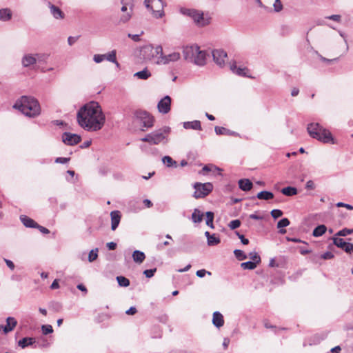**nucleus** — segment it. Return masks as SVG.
I'll list each match as a JSON object with an SVG mask.
<instances>
[{
  "instance_id": "nucleus-1",
  "label": "nucleus",
  "mask_w": 353,
  "mask_h": 353,
  "mask_svg": "<svg viewBox=\"0 0 353 353\" xmlns=\"http://www.w3.org/2000/svg\"><path fill=\"white\" fill-rule=\"evenodd\" d=\"M105 116L97 102L91 101L81 107L77 112V121L88 131H98L105 123Z\"/></svg>"
},
{
  "instance_id": "nucleus-2",
  "label": "nucleus",
  "mask_w": 353,
  "mask_h": 353,
  "mask_svg": "<svg viewBox=\"0 0 353 353\" xmlns=\"http://www.w3.org/2000/svg\"><path fill=\"white\" fill-rule=\"evenodd\" d=\"M13 108L30 118L37 117L41 114V107L38 100L31 96L21 97L13 105Z\"/></svg>"
},
{
  "instance_id": "nucleus-3",
  "label": "nucleus",
  "mask_w": 353,
  "mask_h": 353,
  "mask_svg": "<svg viewBox=\"0 0 353 353\" xmlns=\"http://www.w3.org/2000/svg\"><path fill=\"white\" fill-rule=\"evenodd\" d=\"M180 12L190 17L198 27H205L210 23L211 17L208 13L193 8H182Z\"/></svg>"
},
{
  "instance_id": "nucleus-4",
  "label": "nucleus",
  "mask_w": 353,
  "mask_h": 353,
  "mask_svg": "<svg viewBox=\"0 0 353 353\" xmlns=\"http://www.w3.org/2000/svg\"><path fill=\"white\" fill-rule=\"evenodd\" d=\"M307 130L309 134L312 138L326 143H334L331 133L317 123L309 124Z\"/></svg>"
},
{
  "instance_id": "nucleus-5",
  "label": "nucleus",
  "mask_w": 353,
  "mask_h": 353,
  "mask_svg": "<svg viewBox=\"0 0 353 353\" xmlns=\"http://www.w3.org/2000/svg\"><path fill=\"white\" fill-rule=\"evenodd\" d=\"M162 51L163 48L161 45L154 46L152 44H148L141 48L140 56L144 61L157 64L159 56L162 55Z\"/></svg>"
},
{
  "instance_id": "nucleus-6",
  "label": "nucleus",
  "mask_w": 353,
  "mask_h": 353,
  "mask_svg": "<svg viewBox=\"0 0 353 353\" xmlns=\"http://www.w3.org/2000/svg\"><path fill=\"white\" fill-rule=\"evenodd\" d=\"M170 132V128L165 127L163 129H159L150 134H148L145 137L141 139L142 141L148 142L150 144L157 145L163 141L165 139L164 134Z\"/></svg>"
},
{
  "instance_id": "nucleus-7",
  "label": "nucleus",
  "mask_w": 353,
  "mask_h": 353,
  "mask_svg": "<svg viewBox=\"0 0 353 353\" xmlns=\"http://www.w3.org/2000/svg\"><path fill=\"white\" fill-rule=\"evenodd\" d=\"M144 3L152 11L154 17L159 19L164 16L165 4L162 0H145Z\"/></svg>"
},
{
  "instance_id": "nucleus-8",
  "label": "nucleus",
  "mask_w": 353,
  "mask_h": 353,
  "mask_svg": "<svg viewBox=\"0 0 353 353\" xmlns=\"http://www.w3.org/2000/svg\"><path fill=\"white\" fill-rule=\"evenodd\" d=\"M195 191L193 196L196 199L203 198L208 195L213 190V185L211 183H195L194 184Z\"/></svg>"
},
{
  "instance_id": "nucleus-9",
  "label": "nucleus",
  "mask_w": 353,
  "mask_h": 353,
  "mask_svg": "<svg viewBox=\"0 0 353 353\" xmlns=\"http://www.w3.org/2000/svg\"><path fill=\"white\" fill-rule=\"evenodd\" d=\"M135 117L142 123L143 128H152L154 125V117L145 110H137Z\"/></svg>"
},
{
  "instance_id": "nucleus-10",
  "label": "nucleus",
  "mask_w": 353,
  "mask_h": 353,
  "mask_svg": "<svg viewBox=\"0 0 353 353\" xmlns=\"http://www.w3.org/2000/svg\"><path fill=\"white\" fill-rule=\"evenodd\" d=\"M181 57L179 52H172L168 55H164L162 52V55L159 56L158 61H157V65H166L170 62H174L178 61Z\"/></svg>"
},
{
  "instance_id": "nucleus-11",
  "label": "nucleus",
  "mask_w": 353,
  "mask_h": 353,
  "mask_svg": "<svg viewBox=\"0 0 353 353\" xmlns=\"http://www.w3.org/2000/svg\"><path fill=\"white\" fill-rule=\"evenodd\" d=\"M81 140L79 135L71 132H64L62 134V141L68 145H74Z\"/></svg>"
},
{
  "instance_id": "nucleus-12",
  "label": "nucleus",
  "mask_w": 353,
  "mask_h": 353,
  "mask_svg": "<svg viewBox=\"0 0 353 353\" xmlns=\"http://www.w3.org/2000/svg\"><path fill=\"white\" fill-rule=\"evenodd\" d=\"M212 57L214 62L220 67L225 65L227 58V53L221 49L214 50L212 51Z\"/></svg>"
},
{
  "instance_id": "nucleus-13",
  "label": "nucleus",
  "mask_w": 353,
  "mask_h": 353,
  "mask_svg": "<svg viewBox=\"0 0 353 353\" xmlns=\"http://www.w3.org/2000/svg\"><path fill=\"white\" fill-rule=\"evenodd\" d=\"M171 106V98L169 96H165L163 99H161L158 104L157 108L160 113L167 114L170 110Z\"/></svg>"
},
{
  "instance_id": "nucleus-14",
  "label": "nucleus",
  "mask_w": 353,
  "mask_h": 353,
  "mask_svg": "<svg viewBox=\"0 0 353 353\" xmlns=\"http://www.w3.org/2000/svg\"><path fill=\"white\" fill-rule=\"evenodd\" d=\"M199 49V47L198 46L185 47L183 50L184 59L188 61L192 62Z\"/></svg>"
},
{
  "instance_id": "nucleus-15",
  "label": "nucleus",
  "mask_w": 353,
  "mask_h": 353,
  "mask_svg": "<svg viewBox=\"0 0 353 353\" xmlns=\"http://www.w3.org/2000/svg\"><path fill=\"white\" fill-rule=\"evenodd\" d=\"M42 57L40 54H28L23 56L21 60V63L23 67H30L34 63H36L37 60H40V59Z\"/></svg>"
},
{
  "instance_id": "nucleus-16",
  "label": "nucleus",
  "mask_w": 353,
  "mask_h": 353,
  "mask_svg": "<svg viewBox=\"0 0 353 353\" xmlns=\"http://www.w3.org/2000/svg\"><path fill=\"white\" fill-rule=\"evenodd\" d=\"M17 325V321L14 317H8L6 319V325H0V331H3L4 334L12 331Z\"/></svg>"
},
{
  "instance_id": "nucleus-17",
  "label": "nucleus",
  "mask_w": 353,
  "mask_h": 353,
  "mask_svg": "<svg viewBox=\"0 0 353 353\" xmlns=\"http://www.w3.org/2000/svg\"><path fill=\"white\" fill-rule=\"evenodd\" d=\"M48 6L50 9V14L56 19H63L65 17L64 12L57 6L50 2H48Z\"/></svg>"
},
{
  "instance_id": "nucleus-18",
  "label": "nucleus",
  "mask_w": 353,
  "mask_h": 353,
  "mask_svg": "<svg viewBox=\"0 0 353 353\" xmlns=\"http://www.w3.org/2000/svg\"><path fill=\"white\" fill-rule=\"evenodd\" d=\"M230 68L231 71L239 76L241 77H250L248 74V69L247 68H241V67H237L236 62H232L230 63Z\"/></svg>"
},
{
  "instance_id": "nucleus-19",
  "label": "nucleus",
  "mask_w": 353,
  "mask_h": 353,
  "mask_svg": "<svg viewBox=\"0 0 353 353\" xmlns=\"http://www.w3.org/2000/svg\"><path fill=\"white\" fill-rule=\"evenodd\" d=\"M205 60L206 52L203 50H200L199 48L192 62L199 66H203L205 64Z\"/></svg>"
},
{
  "instance_id": "nucleus-20",
  "label": "nucleus",
  "mask_w": 353,
  "mask_h": 353,
  "mask_svg": "<svg viewBox=\"0 0 353 353\" xmlns=\"http://www.w3.org/2000/svg\"><path fill=\"white\" fill-rule=\"evenodd\" d=\"M111 229L115 230L118 227L121 220V213L118 210L111 212Z\"/></svg>"
},
{
  "instance_id": "nucleus-21",
  "label": "nucleus",
  "mask_w": 353,
  "mask_h": 353,
  "mask_svg": "<svg viewBox=\"0 0 353 353\" xmlns=\"http://www.w3.org/2000/svg\"><path fill=\"white\" fill-rule=\"evenodd\" d=\"M214 131L217 135H229V136L240 137V134L238 132L232 131V130L227 129L224 127L216 126L214 128Z\"/></svg>"
},
{
  "instance_id": "nucleus-22",
  "label": "nucleus",
  "mask_w": 353,
  "mask_h": 353,
  "mask_svg": "<svg viewBox=\"0 0 353 353\" xmlns=\"http://www.w3.org/2000/svg\"><path fill=\"white\" fill-rule=\"evenodd\" d=\"M212 323L217 328H219L223 325V316L219 312L216 311L213 313Z\"/></svg>"
},
{
  "instance_id": "nucleus-23",
  "label": "nucleus",
  "mask_w": 353,
  "mask_h": 353,
  "mask_svg": "<svg viewBox=\"0 0 353 353\" xmlns=\"http://www.w3.org/2000/svg\"><path fill=\"white\" fill-rule=\"evenodd\" d=\"M252 181L248 179H243L239 181V187L243 191H249L252 188Z\"/></svg>"
},
{
  "instance_id": "nucleus-24",
  "label": "nucleus",
  "mask_w": 353,
  "mask_h": 353,
  "mask_svg": "<svg viewBox=\"0 0 353 353\" xmlns=\"http://www.w3.org/2000/svg\"><path fill=\"white\" fill-rule=\"evenodd\" d=\"M183 128L185 129H193L201 130V122L198 120H194L193 121H186L183 123Z\"/></svg>"
},
{
  "instance_id": "nucleus-25",
  "label": "nucleus",
  "mask_w": 353,
  "mask_h": 353,
  "mask_svg": "<svg viewBox=\"0 0 353 353\" xmlns=\"http://www.w3.org/2000/svg\"><path fill=\"white\" fill-rule=\"evenodd\" d=\"M20 219H21V222L23 223V224L26 228H36V225H37V223L33 219L29 218L28 216H27L26 215H21L20 216Z\"/></svg>"
},
{
  "instance_id": "nucleus-26",
  "label": "nucleus",
  "mask_w": 353,
  "mask_h": 353,
  "mask_svg": "<svg viewBox=\"0 0 353 353\" xmlns=\"http://www.w3.org/2000/svg\"><path fill=\"white\" fill-rule=\"evenodd\" d=\"M35 343V339L32 337H24L18 342L19 346L25 348L29 345H32Z\"/></svg>"
},
{
  "instance_id": "nucleus-27",
  "label": "nucleus",
  "mask_w": 353,
  "mask_h": 353,
  "mask_svg": "<svg viewBox=\"0 0 353 353\" xmlns=\"http://www.w3.org/2000/svg\"><path fill=\"white\" fill-rule=\"evenodd\" d=\"M132 259L135 263H141L145 260V255L144 252H143L141 251L135 250L132 253Z\"/></svg>"
},
{
  "instance_id": "nucleus-28",
  "label": "nucleus",
  "mask_w": 353,
  "mask_h": 353,
  "mask_svg": "<svg viewBox=\"0 0 353 353\" xmlns=\"http://www.w3.org/2000/svg\"><path fill=\"white\" fill-rule=\"evenodd\" d=\"M151 75V72L148 70L147 68H145L143 70L134 74V77L142 80H146L149 79Z\"/></svg>"
},
{
  "instance_id": "nucleus-29",
  "label": "nucleus",
  "mask_w": 353,
  "mask_h": 353,
  "mask_svg": "<svg viewBox=\"0 0 353 353\" xmlns=\"http://www.w3.org/2000/svg\"><path fill=\"white\" fill-rule=\"evenodd\" d=\"M132 10H133V6L130 5L129 6V12H127L126 13L123 12V14L120 16L119 23H127L131 19Z\"/></svg>"
},
{
  "instance_id": "nucleus-30",
  "label": "nucleus",
  "mask_w": 353,
  "mask_h": 353,
  "mask_svg": "<svg viewBox=\"0 0 353 353\" xmlns=\"http://www.w3.org/2000/svg\"><path fill=\"white\" fill-rule=\"evenodd\" d=\"M256 198L260 200L268 201L274 198V194L272 192L263 190L257 194Z\"/></svg>"
},
{
  "instance_id": "nucleus-31",
  "label": "nucleus",
  "mask_w": 353,
  "mask_h": 353,
  "mask_svg": "<svg viewBox=\"0 0 353 353\" xmlns=\"http://www.w3.org/2000/svg\"><path fill=\"white\" fill-rule=\"evenodd\" d=\"M326 231L327 227L325 225H319L314 229L312 235L315 237H319L325 234Z\"/></svg>"
},
{
  "instance_id": "nucleus-32",
  "label": "nucleus",
  "mask_w": 353,
  "mask_h": 353,
  "mask_svg": "<svg viewBox=\"0 0 353 353\" xmlns=\"http://www.w3.org/2000/svg\"><path fill=\"white\" fill-rule=\"evenodd\" d=\"M103 55L105 56V59L110 62L115 63L117 67H119V63L117 61L115 50H112L108 54H104Z\"/></svg>"
},
{
  "instance_id": "nucleus-33",
  "label": "nucleus",
  "mask_w": 353,
  "mask_h": 353,
  "mask_svg": "<svg viewBox=\"0 0 353 353\" xmlns=\"http://www.w3.org/2000/svg\"><path fill=\"white\" fill-rule=\"evenodd\" d=\"M281 193L288 196L296 195L297 194V189L291 186L285 187L281 190Z\"/></svg>"
},
{
  "instance_id": "nucleus-34",
  "label": "nucleus",
  "mask_w": 353,
  "mask_h": 353,
  "mask_svg": "<svg viewBox=\"0 0 353 353\" xmlns=\"http://www.w3.org/2000/svg\"><path fill=\"white\" fill-rule=\"evenodd\" d=\"M12 13L8 9L0 10V20L7 21L11 19Z\"/></svg>"
},
{
  "instance_id": "nucleus-35",
  "label": "nucleus",
  "mask_w": 353,
  "mask_h": 353,
  "mask_svg": "<svg viewBox=\"0 0 353 353\" xmlns=\"http://www.w3.org/2000/svg\"><path fill=\"white\" fill-rule=\"evenodd\" d=\"M203 214L198 210L195 209L192 214V219L194 223H200L203 220Z\"/></svg>"
},
{
  "instance_id": "nucleus-36",
  "label": "nucleus",
  "mask_w": 353,
  "mask_h": 353,
  "mask_svg": "<svg viewBox=\"0 0 353 353\" xmlns=\"http://www.w3.org/2000/svg\"><path fill=\"white\" fill-rule=\"evenodd\" d=\"M162 161L164 164H166V165L168 168L170 167H176L177 163L174 160H173L169 156H165L162 159Z\"/></svg>"
},
{
  "instance_id": "nucleus-37",
  "label": "nucleus",
  "mask_w": 353,
  "mask_h": 353,
  "mask_svg": "<svg viewBox=\"0 0 353 353\" xmlns=\"http://www.w3.org/2000/svg\"><path fill=\"white\" fill-rule=\"evenodd\" d=\"M117 281L119 285L121 287H128L130 285V281L128 279L123 276H117Z\"/></svg>"
},
{
  "instance_id": "nucleus-38",
  "label": "nucleus",
  "mask_w": 353,
  "mask_h": 353,
  "mask_svg": "<svg viewBox=\"0 0 353 353\" xmlns=\"http://www.w3.org/2000/svg\"><path fill=\"white\" fill-rule=\"evenodd\" d=\"M214 220V213L212 212H206V225L210 227L211 228H214L213 225Z\"/></svg>"
},
{
  "instance_id": "nucleus-39",
  "label": "nucleus",
  "mask_w": 353,
  "mask_h": 353,
  "mask_svg": "<svg viewBox=\"0 0 353 353\" xmlns=\"http://www.w3.org/2000/svg\"><path fill=\"white\" fill-rule=\"evenodd\" d=\"M208 245L209 246H213L219 244L220 243V239L216 237L214 234H212L211 237L208 238L207 240Z\"/></svg>"
},
{
  "instance_id": "nucleus-40",
  "label": "nucleus",
  "mask_w": 353,
  "mask_h": 353,
  "mask_svg": "<svg viewBox=\"0 0 353 353\" xmlns=\"http://www.w3.org/2000/svg\"><path fill=\"white\" fill-rule=\"evenodd\" d=\"M256 266L257 265L255 264V263H253L252 261L243 262L241 264V267L243 270H254L256 268Z\"/></svg>"
},
{
  "instance_id": "nucleus-41",
  "label": "nucleus",
  "mask_w": 353,
  "mask_h": 353,
  "mask_svg": "<svg viewBox=\"0 0 353 353\" xmlns=\"http://www.w3.org/2000/svg\"><path fill=\"white\" fill-rule=\"evenodd\" d=\"M234 254L236 258L239 261H243L248 258L247 255L241 250H235Z\"/></svg>"
},
{
  "instance_id": "nucleus-42",
  "label": "nucleus",
  "mask_w": 353,
  "mask_h": 353,
  "mask_svg": "<svg viewBox=\"0 0 353 353\" xmlns=\"http://www.w3.org/2000/svg\"><path fill=\"white\" fill-rule=\"evenodd\" d=\"M98 248L92 250L88 254V261L93 262L98 257Z\"/></svg>"
},
{
  "instance_id": "nucleus-43",
  "label": "nucleus",
  "mask_w": 353,
  "mask_h": 353,
  "mask_svg": "<svg viewBox=\"0 0 353 353\" xmlns=\"http://www.w3.org/2000/svg\"><path fill=\"white\" fill-rule=\"evenodd\" d=\"M332 240H333V243L336 246H337L338 248H341V249L343 248V246L345 243V241L343 239H341V238L333 237Z\"/></svg>"
},
{
  "instance_id": "nucleus-44",
  "label": "nucleus",
  "mask_w": 353,
  "mask_h": 353,
  "mask_svg": "<svg viewBox=\"0 0 353 353\" xmlns=\"http://www.w3.org/2000/svg\"><path fill=\"white\" fill-rule=\"evenodd\" d=\"M250 258L252 260L253 263L257 265L261 263V257L260 256L255 252L250 253Z\"/></svg>"
},
{
  "instance_id": "nucleus-45",
  "label": "nucleus",
  "mask_w": 353,
  "mask_h": 353,
  "mask_svg": "<svg viewBox=\"0 0 353 353\" xmlns=\"http://www.w3.org/2000/svg\"><path fill=\"white\" fill-rule=\"evenodd\" d=\"M353 233V229L344 228L340 231H339L336 236H345L349 234H352Z\"/></svg>"
},
{
  "instance_id": "nucleus-46",
  "label": "nucleus",
  "mask_w": 353,
  "mask_h": 353,
  "mask_svg": "<svg viewBox=\"0 0 353 353\" xmlns=\"http://www.w3.org/2000/svg\"><path fill=\"white\" fill-rule=\"evenodd\" d=\"M290 222L288 220V219L283 218V219H281L280 221H279V222L277 223V228H283L288 226L290 225Z\"/></svg>"
},
{
  "instance_id": "nucleus-47",
  "label": "nucleus",
  "mask_w": 353,
  "mask_h": 353,
  "mask_svg": "<svg viewBox=\"0 0 353 353\" xmlns=\"http://www.w3.org/2000/svg\"><path fill=\"white\" fill-rule=\"evenodd\" d=\"M42 332L46 335L53 332L52 327L50 325H43L41 326Z\"/></svg>"
},
{
  "instance_id": "nucleus-48",
  "label": "nucleus",
  "mask_w": 353,
  "mask_h": 353,
  "mask_svg": "<svg viewBox=\"0 0 353 353\" xmlns=\"http://www.w3.org/2000/svg\"><path fill=\"white\" fill-rule=\"evenodd\" d=\"M346 253L350 254L353 252V244L349 242H345L343 248H342Z\"/></svg>"
},
{
  "instance_id": "nucleus-49",
  "label": "nucleus",
  "mask_w": 353,
  "mask_h": 353,
  "mask_svg": "<svg viewBox=\"0 0 353 353\" xmlns=\"http://www.w3.org/2000/svg\"><path fill=\"white\" fill-rule=\"evenodd\" d=\"M241 225V221L239 219L232 220L228 224V226L231 230L238 228Z\"/></svg>"
},
{
  "instance_id": "nucleus-50",
  "label": "nucleus",
  "mask_w": 353,
  "mask_h": 353,
  "mask_svg": "<svg viewBox=\"0 0 353 353\" xmlns=\"http://www.w3.org/2000/svg\"><path fill=\"white\" fill-rule=\"evenodd\" d=\"M271 216L274 219H278L283 215V212L279 209H274L270 212Z\"/></svg>"
},
{
  "instance_id": "nucleus-51",
  "label": "nucleus",
  "mask_w": 353,
  "mask_h": 353,
  "mask_svg": "<svg viewBox=\"0 0 353 353\" xmlns=\"http://www.w3.org/2000/svg\"><path fill=\"white\" fill-rule=\"evenodd\" d=\"M93 60L95 63H99L105 60V56L103 54H96L93 57Z\"/></svg>"
},
{
  "instance_id": "nucleus-52",
  "label": "nucleus",
  "mask_w": 353,
  "mask_h": 353,
  "mask_svg": "<svg viewBox=\"0 0 353 353\" xmlns=\"http://www.w3.org/2000/svg\"><path fill=\"white\" fill-rule=\"evenodd\" d=\"M157 271V268H153V269H149V270H145L144 272H143V274L144 275L147 277V278H151L154 276V273L156 272Z\"/></svg>"
},
{
  "instance_id": "nucleus-53",
  "label": "nucleus",
  "mask_w": 353,
  "mask_h": 353,
  "mask_svg": "<svg viewBox=\"0 0 353 353\" xmlns=\"http://www.w3.org/2000/svg\"><path fill=\"white\" fill-rule=\"evenodd\" d=\"M208 274L209 275L211 274V272H208L206 271L204 269H202V270H197L196 272V275L199 277V278H203V276H205V275Z\"/></svg>"
},
{
  "instance_id": "nucleus-54",
  "label": "nucleus",
  "mask_w": 353,
  "mask_h": 353,
  "mask_svg": "<svg viewBox=\"0 0 353 353\" xmlns=\"http://www.w3.org/2000/svg\"><path fill=\"white\" fill-rule=\"evenodd\" d=\"M274 8L276 12H279L282 10L283 6L280 0H275V2L274 3Z\"/></svg>"
},
{
  "instance_id": "nucleus-55",
  "label": "nucleus",
  "mask_w": 353,
  "mask_h": 353,
  "mask_svg": "<svg viewBox=\"0 0 353 353\" xmlns=\"http://www.w3.org/2000/svg\"><path fill=\"white\" fill-rule=\"evenodd\" d=\"M334 254L331 252H326L321 254V258L324 260H328L334 258Z\"/></svg>"
},
{
  "instance_id": "nucleus-56",
  "label": "nucleus",
  "mask_w": 353,
  "mask_h": 353,
  "mask_svg": "<svg viewBox=\"0 0 353 353\" xmlns=\"http://www.w3.org/2000/svg\"><path fill=\"white\" fill-rule=\"evenodd\" d=\"M236 234L241 239V241L243 245H248L249 243V240L245 238L243 234H241L239 232H236Z\"/></svg>"
},
{
  "instance_id": "nucleus-57",
  "label": "nucleus",
  "mask_w": 353,
  "mask_h": 353,
  "mask_svg": "<svg viewBox=\"0 0 353 353\" xmlns=\"http://www.w3.org/2000/svg\"><path fill=\"white\" fill-rule=\"evenodd\" d=\"M70 158H66V157H57L55 159V163L64 164V163H68L70 161Z\"/></svg>"
},
{
  "instance_id": "nucleus-58",
  "label": "nucleus",
  "mask_w": 353,
  "mask_h": 353,
  "mask_svg": "<svg viewBox=\"0 0 353 353\" xmlns=\"http://www.w3.org/2000/svg\"><path fill=\"white\" fill-rule=\"evenodd\" d=\"M336 206L337 207H344L345 208H347V210H353V206L350 205V204H347V203H343V202H339L336 203Z\"/></svg>"
},
{
  "instance_id": "nucleus-59",
  "label": "nucleus",
  "mask_w": 353,
  "mask_h": 353,
  "mask_svg": "<svg viewBox=\"0 0 353 353\" xmlns=\"http://www.w3.org/2000/svg\"><path fill=\"white\" fill-rule=\"evenodd\" d=\"M140 35L141 34H133L129 33L128 34V37L129 38H131L133 41L137 42V41H140Z\"/></svg>"
},
{
  "instance_id": "nucleus-60",
  "label": "nucleus",
  "mask_w": 353,
  "mask_h": 353,
  "mask_svg": "<svg viewBox=\"0 0 353 353\" xmlns=\"http://www.w3.org/2000/svg\"><path fill=\"white\" fill-rule=\"evenodd\" d=\"M4 261L6 262L7 266L11 270H13L14 269V263L9 260V259H4Z\"/></svg>"
},
{
  "instance_id": "nucleus-61",
  "label": "nucleus",
  "mask_w": 353,
  "mask_h": 353,
  "mask_svg": "<svg viewBox=\"0 0 353 353\" xmlns=\"http://www.w3.org/2000/svg\"><path fill=\"white\" fill-rule=\"evenodd\" d=\"M106 246L108 248V250H114L117 248V243L114 242H109V243H107Z\"/></svg>"
},
{
  "instance_id": "nucleus-62",
  "label": "nucleus",
  "mask_w": 353,
  "mask_h": 353,
  "mask_svg": "<svg viewBox=\"0 0 353 353\" xmlns=\"http://www.w3.org/2000/svg\"><path fill=\"white\" fill-rule=\"evenodd\" d=\"M36 228H38L39 230V231L41 232L43 234H48L50 232L48 229H47L46 228H44L43 226H41L38 224H37V225H36Z\"/></svg>"
},
{
  "instance_id": "nucleus-63",
  "label": "nucleus",
  "mask_w": 353,
  "mask_h": 353,
  "mask_svg": "<svg viewBox=\"0 0 353 353\" xmlns=\"http://www.w3.org/2000/svg\"><path fill=\"white\" fill-rule=\"evenodd\" d=\"M137 312V309L135 307H130L126 312L125 313L128 315H133L134 314H136Z\"/></svg>"
},
{
  "instance_id": "nucleus-64",
  "label": "nucleus",
  "mask_w": 353,
  "mask_h": 353,
  "mask_svg": "<svg viewBox=\"0 0 353 353\" xmlns=\"http://www.w3.org/2000/svg\"><path fill=\"white\" fill-rule=\"evenodd\" d=\"M305 188L309 190H313L314 188V183L312 180H309L306 183Z\"/></svg>"
}]
</instances>
